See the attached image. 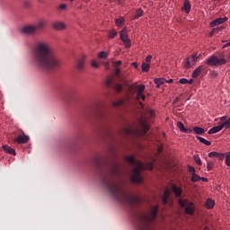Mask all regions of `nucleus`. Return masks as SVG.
<instances>
[{
    "instance_id": "nucleus-44",
    "label": "nucleus",
    "mask_w": 230,
    "mask_h": 230,
    "mask_svg": "<svg viewBox=\"0 0 230 230\" xmlns=\"http://www.w3.org/2000/svg\"><path fill=\"white\" fill-rule=\"evenodd\" d=\"M213 166H215V163L213 161L208 162L207 164L208 172H211V170H213Z\"/></svg>"
},
{
    "instance_id": "nucleus-60",
    "label": "nucleus",
    "mask_w": 230,
    "mask_h": 230,
    "mask_svg": "<svg viewBox=\"0 0 230 230\" xmlns=\"http://www.w3.org/2000/svg\"><path fill=\"white\" fill-rule=\"evenodd\" d=\"M146 62H152V55H148V56L146 58Z\"/></svg>"
},
{
    "instance_id": "nucleus-27",
    "label": "nucleus",
    "mask_w": 230,
    "mask_h": 230,
    "mask_svg": "<svg viewBox=\"0 0 230 230\" xmlns=\"http://www.w3.org/2000/svg\"><path fill=\"white\" fill-rule=\"evenodd\" d=\"M205 208L208 209H213L215 208V200L213 199H208L207 201L205 202Z\"/></svg>"
},
{
    "instance_id": "nucleus-43",
    "label": "nucleus",
    "mask_w": 230,
    "mask_h": 230,
    "mask_svg": "<svg viewBox=\"0 0 230 230\" xmlns=\"http://www.w3.org/2000/svg\"><path fill=\"white\" fill-rule=\"evenodd\" d=\"M177 128L181 130V132H184V130H186V128L181 121L177 122Z\"/></svg>"
},
{
    "instance_id": "nucleus-51",
    "label": "nucleus",
    "mask_w": 230,
    "mask_h": 230,
    "mask_svg": "<svg viewBox=\"0 0 230 230\" xmlns=\"http://www.w3.org/2000/svg\"><path fill=\"white\" fill-rule=\"evenodd\" d=\"M58 9H59V10H67V4H60L58 5Z\"/></svg>"
},
{
    "instance_id": "nucleus-48",
    "label": "nucleus",
    "mask_w": 230,
    "mask_h": 230,
    "mask_svg": "<svg viewBox=\"0 0 230 230\" xmlns=\"http://www.w3.org/2000/svg\"><path fill=\"white\" fill-rule=\"evenodd\" d=\"M178 204H179V206H181L182 208H186V200H184V199H180L179 200H178Z\"/></svg>"
},
{
    "instance_id": "nucleus-10",
    "label": "nucleus",
    "mask_w": 230,
    "mask_h": 230,
    "mask_svg": "<svg viewBox=\"0 0 230 230\" xmlns=\"http://www.w3.org/2000/svg\"><path fill=\"white\" fill-rule=\"evenodd\" d=\"M201 55L197 56V54H193L190 55L186 59V63H185V69H190V67H191V63L190 62V60H192V62H197L198 58H200Z\"/></svg>"
},
{
    "instance_id": "nucleus-39",
    "label": "nucleus",
    "mask_w": 230,
    "mask_h": 230,
    "mask_svg": "<svg viewBox=\"0 0 230 230\" xmlns=\"http://www.w3.org/2000/svg\"><path fill=\"white\" fill-rule=\"evenodd\" d=\"M113 89L116 93H119L120 91H123V85L121 84H115Z\"/></svg>"
},
{
    "instance_id": "nucleus-64",
    "label": "nucleus",
    "mask_w": 230,
    "mask_h": 230,
    "mask_svg": "<svg viewBox=\"0 0 230 230\" xmlns=\"http://www.w3.org/2000/svg\"><path fill=\"white\" fill-rule=\"evenodd\" d=\"M215 35V32L213 31V29L212 31L208 33V37L211 38Z\"/></svg>"
},
{
    "instance_id": "nucleus-11",
    "label": "nucleus",
    "mask_w": 230,
    "mask_h": 230,
    "mask_svg": "<svg viewBox=\"0 0 230 230\" xmlns=\"http://www.w3.org/2000/svg\"><path fill=\"white\" fill-rule=\"evenodd\" d=\"M171 195L172 190H170L169 187H166L164 191V196L162 197V202L164 206H166V204H168V199H170Z\"/></svg>"
},
{
    "instance_id": "nucleus-42",
    "label": "nucleus",
    "mask_w": 230,
    "mask_h": 230,
    "mask_svg": "<svg viewBox=\"0 0 230 230\" xmlns=\"http://www.w3.org/2000/svg\"><path fill=\"white\" fill-rule=\"evenodd\" d=\"M99 58H107V57H109V52L107 51H101L98 54Z\"/></svg>"
},
{
    "instance_id": "nucleus-2",
    "label": "nucleus",
    "mask_w": 230,
    "mask_h": 230,
    "mask_svg": "<svg viewBox=\"0 0 230 230\" xmlns=\"http://www.w3.org/2000/svg\"><path fill=\"white\" fill-rule=\"evenodd\" d=\"M104 184L108 186V189L110 190V192L111 193L113 199L115 200H119L120 202H128V204L133 205V204H141L143 202V199L140 196H130L125 192V190H123V187L119 185V183L113 181V186L109 184L105 180H103Z\"/></svg>"
},
{
    "instance_id": "nucleus-7",
    "label": "nucleus",
    "mask_w": 230,
    "mask_h": 230,
    "mask_svg": "<svg viewBox=\"0 0 230 230\" xmlns=\"http://www.w3.org/2000/svg\"><path fill=\"white\" fill-rule=\"evenodd\" d=\"M22 136H18L13 139V143H17L18 145H26L28 141H30V137L25 135L24 132H22Z\"/></svg>"
},
{
    "instance_id": "nucleus-15",
    "label": "nucleus",
    "mask_w": 230,
    "mask_h": 230,
    "mask_svg": "<svg viewBox=\"0 0 230 230\" xmlns=\"http://www.w3.org/2000/svg\"><path fill=\"white\" fill-rule=\"evenodd\" d=\"M53 30H56L57 31H62L66 30V23L62 22H54L52 23Z\"/></svg>"
},
{
    "instance_id": "nucleus-25",
    "label": "nucleus",
    "mask_w": 230,
    "mask_h": 230,
    "mask_svg": "<svg viewBox=\"0 0 230 230\" xmlns=\"http://www.w3.org/2000/svg\"><path fill=\"white\" fill-rule=\"evenodd\" d=\"M77 69L78 71H84V67H85V58L83 57L77 61Z\"/></svg>"
},
{
    "instance_id": "nucleus-1",
    "label": "nucleus",
    "mask_w": 230,
    "mask_h": 230,
    "mask_svg": "<svg viewBox=\"0 0 230 230\" xmlns=\"http://www.w3.org/2000/svg\"><path fill=\"white\" fill-rule=\"evenodd\" d=\"M32 60L38 69L53 71L60 66V60L57 58L49 44L40 42L32 49Z\"/></svg>"
},
{
    "instance_id": "nucleus-54",
    "label": "nucleus",
    "mask_w": 230,
    "mask_h": 230,
    "mask_svg": "<svg viewBox=\"0 0 230 230\" xmlns=\"http://www.w3.org/2000/svg\"><path fill=\"white\" fill-rule=\"evenodd\" d=\"M212 30H213V31H214L215 33H218L219 31H222V30H224V27L221 26V27L214 28V29H212Z\"/></svg>"
},
{
    "instance_id": "nucleus-13",
    "label": "nucleus",
    "mask_w": 230,
    "mask_h": 230,
    "mask_svg": "<svg viewBox=\"0 0 230 230\" xmlns=\"http://www.w3.org/2000/svg\"><path fill=\"white\" fill-rule=\"evenodd\" d=\"M229 21V18L224 17V18H217L210 22V28H215V26H220V24H224V22H227Z\"/></svg>"
},
{
    "instance_id": "nucleus-63",
    "label": "nucleus",
    "mask_w": 230,
    "mask_h": 230,
    "mask_svg": "<svg viewBox=\"0 0 230 230\" xmlns=\"http://www.w3.org/2000/svg\"><path fill=\"white\" fill-rule=\"evenodd\" d=\"M200 181H202L203 182H208L209 180L206 177H200Z\"/></svg>"
},
{
    "instance_id": "nucleus-61",
    "label": "nucleus",
    "mask_w": 230,
    "mask_h": 230,
    "mask_svg": "<svg viewBox=\"0 0 230 230\" xmlns=\"http://www.w3.org/2000/svg\"><path fill=\"white\" fill-rule=\"evenodd\" d=\"M121 60H117V61H115L114 62V66H121Z\"/></svg>"
},
{
    "instance_id": "nucleus-19",
    "label": "nucleus",
    "mask_w": 230,
    "mask_h": 230,
    "mask_svg": "<svg viewBox=\"0 0 230 230\" xmlns=\"http://www.w3.org/2000/svg\"><path fill=\"white\" fill-rule=\"evenodd\" d=\"M140 127L142 128V132L144 136L148 134V130H150V125L145 122V120H140Z\"/></svg>"
},
{
    "instance_id": "nucleus-14",
    "label": "nucleus",
    "mask_w": 230,
    "mask_h": 230,
    "mask_svg": "<svg viewBox=\"0 0 230 230\" xmlns=\"http://www.w3.org/2000/svg\"><path fill=\"white\" fill-rule=\"evenodd\" d=\"M220 121L222 122L219 123L222 128H226V130L230 128V117L227 119V116H223L220 118Z\"/></svg>"
},
{
    "instance_id": "nucleus-56",
    "label": "nucleus",
    "mask_w": 230,
    "mask_h": 230,
    "mask_svg": "<svg viewBox=\"0 0 230 230\" xmlns=\"http://www.w3.org/2000/svg\"><path fill=\"white\" fill-rule=\"evenodd\" d=\"M92 66H93L94 68H98V67H100V63H99V62H96V61H93V62H92Z\"/></svg>"
},
{
    "instance_id": "nucleus-40",
    "label": "nucleus",
    "mask_w": 230,
    "mask_h": 230,
    "mask_svg": "<svg viewBox=\"0 0 230 230\" xmlns=\"http://www.w3.org/2000/svg\"><path fill=\"white\" fill-rule=\"evenodd\" d=\"M118 35V32L115 30H110L108 39H114Z\"/></svg>"
},
{
    "instance_id": "nucleus-6",
    "label": "nucleus",
    "mask_w": 230,
    "mask_h": 230,
    "mask_svg": "<svg viewBox=\"0 0 230 230\" xmlns=\"http://www.w3.org/2000/svg\"><path fill=\"white\" fill-rule=\"evenodd\" d=\"M145 164H143V162H141L140 160H137L136 166L133 170V175H141V172H145Z\"/></svg>"
},
{
    "instance_id": "nucleus-59",
    "label": "nucleus",
    "mask_w": 230,
    "mask_h": 230,
    "mask_svg": "<svg viewBox=\"0 0 230 230\" xmlns=\"http://www.w3.org/2000/svg\"><path fill=\"white\" fill-rule=\"evenodd\" d=\"M24 6H25L26 8H30V6H31V4L30 3V1H25V2H24Z\"/></svg>"
},
{
    "instance_id": "nucleus-5",
    "label": "nucleus",
    "mask_w": 230,
    "mask_h": 230,
    "mask_svg": "<svg viewBox=\"0 0 230 230\" xmlns=\"http://www.w3.org/2000/svg\"><path fill=\"white\" fill-rule=\"evenodd\" d=\"M120 40L124 42L125 48L128 49L132 47V42L130 41V39H128V34L127 33V31H121L120 33Z\"/></svg>"
},
{
    "instance_id": "nucleus-18",
    "label": "nucleus",
    "mask_w": 230,
    "mask_h": 230,
    "mask_svg": "<svg viewBox=\"0 0 230 230\" xmlns=\"http://www.w3.org/2000/svg\"><path fill=\"white\" fill-rule=\"evenodd\" d=\"M119 172H121V165L119 164H113L110 171L111 175H119Z\"/></svg>"
},
{
    "instance_id": "nucleus-52",
    "label": "nucleus",
    "mask_w": 230,
    "mask_h": 230,
    "mask_svg": "<svg viewBox=\"0 0 230 230\" xmlns=\"http://www.w3.org/2000/svg\"><path fill=\"white\" fill-rule=\"evenodd\" d=\"M164 150V145L161 144L158 147H157V152L158 154H161V152H163Z\"/></svg>"
},
{
    "instance_id": "nucleus-58",
    "label": "nucleus",
    "mask_w": 230,
    "mask_h": 230,
    "mask_svg": "<svg viewBox=\"0 0 230 230\" xmlns=\"http://www.w3.org/2000/svg\"><path fill=\"white\" fill-rule=\"evenodd\" d=\"M183 132L185 134H191V132H193V129H191V128H185V130Z\"/></svg>"
},
{
    "instance_id": "nucleus-8",
    "label": "nucleus",
    "mask_w": 230,
    "mask_h": 230,
    "mask_svg": "<svg viewBox=\"0 0 230 230\" xmlns=\"http://www.w3.org/2000/svg\"><path fill=\"white\" fill-rule=\"evenodd\" d=\"M184 211L186 215H190V217H193L195 215V203H193L192 201L188 202Z\"/></svg>"
},
{
    "instance_id": "nucleus-26",
    "label": "nucleus",
    "mask_w": 230,
    "mask_h": 230,
    "mask_svg": "<svg viewBox=\"0 0 230 230\" xmlns=\"http://www.w3.org/2000/svg\"><path fill=\"white\" fill-rule=\"evenodd\" d=\"M222 126L221 124L219 123L218 126H215L213 128H211L208 131V134L211 135V134H217V132H220V130H222Z\"/></svg>"
},
{
    "instance_id": "nucleus-16",
    "label": "nucleus",
    "mask_w": 230,
    "mask_h": 230,
    "mask_svg": "<svg viewBox=\"0 0 230 230\" xmlns=\"http://www.w3.org/2000/svg\"><path fill=\"white\" fill-rule=\"evenodd\" d=\"M124 134L126 136H130V134H133V136H141V131L139 129L127 128L124 129Z\"/></svg>"
},
{
    "instance_id": "nucleus-49",
    "label": "nucleus",
    "mask_w": 230,
    "mask_h": 230,
    "mask_svg": "<svg viewBox=\"0 0 230 230\" xmlns=\"http://www.w3.org/2000/svg\"><path fill=\"white\" fill-rule=\"evenodd\" d=\"M226 155L224 153H217V159H219V161H224V159H226Z\"/></svg>"
},
{
    "instance_id": "nucleus-21",
    "label": "nucleus",
    "mask_w": 230,
    "mask_h": 230,
    "mask_svg": "<svg viewBox=\"0 0 230 230\" xmlns=\"http://www.w3.org/2000/svg\"><path fill=\"white\" fill-rule=\"evenodd\" d=\"M2 148L6 154H10V155H16L15 149L12 148V146L4 145Z\"/></svg>"
},
{
    "instance_id": "nucleus-62",
    "label": "nucleus",
    "mask_w": 230,
    "mask_h": 230,
    "mask_svg": "<svg viewBox=\"0 0 230 230\" xmlns=\"http://www.w3.org/2000/svg\"><path fill=\"white\" fill-rule=\"evenodd\" d=\"M181 100V97H176L173 102H172V105H175V103H177L179 101Z\"/></svg>"
},
{
    "instance_id": "nucleus-41",
    "label": "nucleus",
    "mask_w": 230,
    "mask_h": 230,
    "mask_svg": "<svg viewBox=\"0 0 230 230\" xmlns=\"http://www.w3.org/2000/svg\"><path fill=\"white\" fill-rule=\"evenodd\" d=\"M145 168H146L145 170H148L149 172H152V170H154V162L147 163Z\"/></svg>"
},
{
    "instance_id": "nucleus-22",
    "label": "nucleus",
    "mask_w": 230,
    "mask_h": 230,
    "mask_svg": "<svg viewBox=\"0 0 230 230\" xmlns=\"http://www.w3.org/2000/svg\"><path fill=\"white\" fill-rule=\"evenodd\" d=\"M183 10L185 13H190V12H191V2H190V0H184Z\"/></svg>"
},
{
    "instance_id": "nucleus-17",
    "label": "nucleus",
    "mask_w": 230,
    "mask_h": 230,
    "mask_svg": "<svg viewBox=\"0 0 230 230\" xmlns=\"http://www.w3.org/2000/svg\"><path fill=\"white\" fill-rule=\"evenodd\" d=\"M204 69H206V66L204 65L199 66L196 69L193 70L191 74V77L197 78L198 76L200 75V74L202 73V71H204Z\"/></svg>"
},
{
    "instance_id": "nucleus-36",
    "label": "nucleus",
    "mask_w": 230,
    "mask_h": 230,
    "mask_svg": "<svg viewBox=\"0 0 230 230\" xmlns=\"http://www.w3.org/2000/svg\"><path fill=\"white\" fill-rule=\"evenodd\" d=\"M190 181L191 182H199V181H200V176L197 174V172L194 174H191Z\"/></svg>"
},
{
    "instance_id": "nucleus-34",
    "label": "nucleus",
    "mask_w": 230,
    "mask_h": 230,
    "mask_svg": "<svg viewBox=\"0 0 230 230\" xmlns=\"http://www.w3.org/2000/svg\"><path fill=\"white\" fill-rule=\"evenodd\" d=\"M143 13H144L143 9L141 8L137 9L135 15L133 16V19L136 20V19H139V17H143Z\"/></svg>"
},
{
    "instance_id": "nucleus-3",
    "label": "nucleus",
    "mask_w": 230,
    "mask_h": 230,
    "mask_svg": "<svg viewBox=\"0 0 230 230\" xmlns=\"http://www.w3.org/2000/svg\"><path fill=\"white\" fill-rule=\"evenodd\" d=\"M157 215H159V206L155 205L150 211V214H143L140 216L139 220L141 224L155 222V218H157Z\"/></svg>"
},
{
    "instance_id": "nucleus-45",
    "label": "nucleus",
    "mask_w": 230,
    "mask_h": 230,
    "mask_svg": "<svg viewBox=\"0 0 230 230\" xmlns=\"http://www.w3.org/2000/svg\"><path fill=\"white\" fill-rule=\"evenodd\" d=\"M187 172H189V173H191V175H193L194 173H197V170L195 169V167L191 165H188Z\"/></svg>"
},
{
    "instance_id": "nucleus-37",
    "label": "nucleus",
    "mask_w": 230,
    "mask_h": 230,
    "mask_svg": "<svg viewBox=\"0 0 230 230\" xmlns=\"http://www.w3.org/2000/svg\"><path fill=\"white\" fill-rule=\"evenodd\" d=\"M193 160L198 164V166H202V160H200V156L199 155H195L193 156Z\"/></svg>"
},
{
    "instance_id": "nucleus-50",
    "label": "nucleus",
    "mask_w": 230,
    "mask_h": 230,
    "mask_svg": "<svg viewBox=\"0 0 230 230\" xmlns=\"http://www.w3.org/2000/svg\"><path fill=\"white\" fill-rule=\"evenodd\" d=\"M218 155V152L217 151H212L210 153H208V157L213 158V157H217V158Z\"/></svg>"
},
{
    "instance_id": "nucleus-32",
    "label": "nucleus",
    "mask_w": 230,
    "mask_h": 230,
    "mask_svg": "<svg viewBox=\"0 0 230 230\" xmlns=\"http://www.w3.org/2000/svg\"><path fill=\"white\" fill-rule=\"evenodd\" d=\"M46 24H48V22H46L45 20H40L37 26H35L36 28V31L37 30H42V28H44L46 26Z\"/></svg>"
},
{
    "instance_id": "nucleus-35",
    "label": "nucleus",
    "mask_w": 230,
    "mask_h": 230,
    "mask_svg": "<svg viewBox=\"0 0 230 230\" xmlns=\"http://www.w3.org/2000/svg\"><path fill=\"white\" fill-rule=\"evenodd\" d=\"M115 24L119 27L121 28V26H123V24H125V18L121 17V18H118L115 20Z\"/></svg>"
},
{
    "instance_id": "nucleus-12",
    "label": "nucleus",
    "mask_w": 230,
    "mask_h": 230,
    "mask_svg": "<svg viewBox=\"0 0 230 230\" xmlns=\"http://www.w3.org/2000/svg\"><path fill=\"white\" fill-rule=\"evenodd\" d=\"M171 191H172L176 199L181 198L182 195V188L177 187L174 183L171 185Z\"/></svg>"
},
{
    "instance_id": "nucleus-28",
    "label": "nucleus",
    "mask_w": 230,
    "mask_h": 230,
    "mask_svg": "<svg viewBox=\"0 0 230 230\" xmlns=\"http://www.w3.org/2000/svg\"><path fill=\"white\" fill-rule=\"evenodd\" d=\"M124 161L128 164H134L137 160H136V156H134V155H131L129 156H125Z\"/></svg>"
},
{
    "instance_id": "nucleus-53",
    "label": "nucleus",
    "mask_w": 230,
    "mask_h": 230,
    "mask_svg": "<svg viewBox=\"0 0 230 230\" xmlns=\"http://www.w3.org/2000/svg\"><path fill=\"white\" fill-rule=\"evenodd\" d=\"M212 30H213V31H214L215 33H218L219 31H222V30H224V27L221 26V27L214 28V29H212Z\"/></svg>"
},
{
    "instance_id": "nucleus-47",
    "label": "nucleus",
    "mask_w": 230,
    "mask_h": 230,
    "mask_svg": "<svg viewBox=\"0 0 230 230\" xmlns=\"http://www.w3.org/2000/svg\"><path fill=\"white\" fill-rule=\"evenodd\" d=\"M226 155V166H230V152H227Z\"/></svg>"
},
{
    "instance_id": "nucleus-30",
    "label": "nucleus",
    "mask_w": 230,
    "mask_h": 230,
    "mask_svg": "<svg viewBox=\"0 0 230 230\" xmlns=\"http://www.w3.org/2000/svg\"><path fill=\"white\" fill-rule=\"evenodd\" d=\"M93 163L95 168L102 170V160L100 159V157L95 156L93 160Z\"/></svg>"
},
{
    "instance_id": "nucleus-46",
    "label": "nucleus",
    "mask_w": 230,
    "mask_h": 230,
    "mask_svg": "<svg viewBox=\"0 0 230 230\" xmlns=\"http://www.w3.org/2000/svg\"><path fill=\"white\" fill-rule=\"evenodd\" d=\"M125 103V101L120 100L112 103L113 107H121Z\"/></svg>"
},
{
    "instance_id": "nucleus-29",
    "label": "nucleus",
    "mask_w": 230,
    "mask_h": 230,
    "mask_svg": "<svg viewBox=\"0 0 230 230\" xmlns=\"http://www.w3.org/2000/svg\"><path fill=\"white\" fill-rule=\"evenodd\" d=\"M193 132L196 133L198 136H202V134L206 133V129L203 128H200L199 126H196L192 128Z\"/></svg>"
},
{
    "instance_id": "nucleus-20",
    "label": "nucleus",
    "mask_w": 230,
    "mask_h": 230,
    "mask_svg": "<svg viewBox=\"0 0 230 230\" xmlns=\"http://www.w3.org/2000/svg\"><path fill=\"white\" fill-rule=\"evenodd\" d=\"M145 89H146L145 84L138 85L136 100H141V96L145 93Z\"/></svg>"
},
{
    "instance_id": "nucleus-31",
    "label": "nucleus",
    "mask_w": 230,
    "mask_h": 230,
    "mask_svg": "<svg viewBox=\"0 0 230 230\" xmlns=\"http://www.w3.org/2000/svg\"><path fill=\"white\" fill-rule=\"evenodd\" d=\"M196 138L198 139V141H199V143H202L203 145H206V146H210V145H211L210 141L206 140V138H204L202 137L197 136Z\"/></svg>"
},
{
    "instance_id": "nucleus-23",
    "label": "nucleus",
    "mask_w": 230,
    "mask_h": 230,
    "mask_svg": "<svg viewBox=\"0 0 230 230\" xmlns=\"http://www.w3.org/2000/svg\"><path fill=\"white\" fill-rule=\"evenodd\" d=\"M131 182L134 184H141L143 182V177L141 175H132L131 176Z\"/></svg>"
},
{
    "instance_id": "nucleus-38",
    "label": "nucleus",
    "mask_w": 230,
    "mask_h": 230,
    "mask_svg": "<svg viewBox=\"0 0 230 230\" xmlns=\"http://www.w3.org/2000/svg\"><path fill=\"white\" fill-rule=\"evenodd\" d=\"M105 84L108 87H111V85H112V84H114V77L112 76H108L106 81H105Z\"/></svg>"
},
{
    "instance_id": "nucleus-4",
    "label": "nucleus",
    "mask_w": 230,
    "mask_h": 230,
    "mask_svg": "<svg viewBox=\"0 0 230 230\" xmlns=\"http://www.w3.org/2000/svg\"><path fill=\"white\" fill-rule=\"evenodd\" d=\"M205 64L210 67H219V66H226L227 60H226V58H218V57L212 55L207 58Z\"/></svg>"
},
{
    "instance_id": "nucleus-9",
    "label": "nucleus",
    "mask_w": 230,
    "mask_h": 230,
    "mask_svg": "<svg viewBox=\"0 0 230 230\" xmlns=\"http://www.w3.org/2000/svg\"><path fill=\"white\" fill-rule=\"evenodd\" d=\"M37 31V27L33 25H28L22 29V33L24 35H33Z\"/></svg>"
},
{
    "instance_id": "nucleus-33",
    "label": "nucleus",
    "mask_w": 230,
    "mask_h": 230,
    "mask_svg": "<svg viewBox=\"0 0 230 230\" xmlns=\"http://www.w3.org/2000/svg\"><path fill=\"white\" fill-rule=\"evenodd\" d=\"M141 70H142V73H148V71H150V64L145 63V62L142 63Z\"/></svg>"
},
{
    "instance_id": "nucleus-55",
    "label": "nucleus",
    "mask_w": 230,
    "mask_h": 230,
    "mask_svg": "<svg viewBox=\"0 0 230 230\" xmlns=\"http://www.w3.org/2000/svg\"><path fill=\"white\" fill-rule=\"evenodd\" d=\"M179 83L181 84H188V79H186V78H181V79L179 80Z\"/></svg>"
},
{
    "instance_id": "nucleus-24",
    "label": "nucleus",
    "mask_w": 230,
    "mask_h": 230,
    "mask_svg": "<svg viewBox=\"0 0 230 230\" xmlns=\"http://www.w3.org/2000/svg\"><path fill=\"white\" fill-rule=\"evenodd\" d=\"M154 82L156 84V88L159 89L161 85H164V84H166V79L164 77L155 78Z\"/></svg>"
},
{
    "instance_id": "nucleus-57",
    "label": "nucleus",
    "mask_w": 230,
    "mask_h": 230,
    "mask_svg": "<svg viewBox=\"0 0 230 230\" xmlns=\"http://www.w3.org/2000/svg\"><path fill=\"white\" fill-rule=\"evenodd\" d=\"M119 73H121V69L116 68L115 72H114L115 76H118L119 75Z\"/></svg>"
}]
</instances>
